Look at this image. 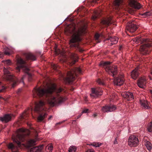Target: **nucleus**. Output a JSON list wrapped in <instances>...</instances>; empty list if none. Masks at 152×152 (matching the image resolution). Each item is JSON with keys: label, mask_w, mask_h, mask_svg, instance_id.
Instances as JSON below:
<instances>
[{"label": "nucleus", "mask_w": 152, "mask_h": 152, "mask_svg": "<svg viewBox=\"0 0 152 152\" xmlns=\"http://www.w3.org/2000/svg\"><path fill=\"white\" fill-rule=\"evenodd\" d=\"M102 143L98 142H94L91 144L90 145L93 146L95 147H99L101 145Z\"/></svg>", "instance_id": "nucleus-30"}, {"label": "nucleus", "mask_w": 152, "mask_h": 152, "mask_svg": "<svg viewBox=\"0 0 152 152\" xmlns=\"http://www.w3.org/2000/svg\"><path fill=\"white\" fill-rule=\"evenodd\" d=\"M122 96L124 98L127 99V100H130L134 99L133 94L131 92H125L122 93Z\"/></svg>", "instance_id": "nucleus-16"}, {"label": "nucleus", "mask_w": 152, "mask_h": 152, "mask_svg": "<svg viewBox=\"0 0 152 152\" xmlns=\"http://www.w3.org/2000/svg\"><path fill=\"white\" fill-rule=\"evenodd\" d=\"M133 41L137 43H139L140 41L142 43H144L141 46L140 50L141 53L143 55H146L149 53L150 50L149 48L151 46L150 43L147 41L146 39H142L137 37L132 39Z\"/></svg>", "instance_id": "nucleus-6"}, {"label": "nucleus", "mask_w": 152, "mask_h": 152, "mask_svg": "<svg viewBox=\"0 0 152 152\" xmlns=\"http://www.w3.org/2000/svg\"><path fill=\"white\" fill-rule=\"evenodd\" d=\"M116 107L114 105H106L102 107V110L104 112H111L115 110Z\"/></svg>", "instance_id": "nucleus-15"}, {"label": "nucleus", "mask_w": 152, "mask_h": 152, "mask_svg": "<svg viewBox=\"0 0 152 152\" xmlns=\"http://www.w3.org/2000/svg\"><path fill=\"white\" fill-rule=\"evenodd\" d=\"M141 107L143 109H148L150 108L149 102L147 100L142 99L140 100Z\"/></svg>", "instance_id": "nucleus-19"}, {"label": "nucleus", "mask_w": 152, "mask_h": 152, "mask_svg": "<svg viewBox=\"0 0 152 152\" xmlns=\"http://www.w3.org/2000/svg\"><path fill=\"white\" fill-rule=\"evenodd\" d=\"M25 129H20L17 131L18 134L16 136L13 135L12 138L14 142L16 143L18 146H15L12 143H10L7 145L9 149H11L12 152H18V148L21 145V142H23L26 140V135L25 133Z\"/></svg>", "instance_id": "nucleus-3"}, {"label": "nucleus", "mask_w": 152, "mask_h": 152, "mask_svg": "<svg viewBox=\"0 0 152 152\" xmlns=\"http://www.w3.org/2000/svg\"><path fill=\"white\" fill-rule=\"evenodd\" d=\"M99 37V35L98 34H96L95 36V38L96 39H98Z\"/></svg>", "instance_id": "nucleus-45"}, {"label": "nucleus", "mask_w": 152, "mask_h": 152, "mask_svg": "<svg viewBox=\"0 0 152 152\" xmlns=\"http://www.w3.org/2000/svg\"><path fill=\"white\" fill-rule=\"evenodd\" d=\"M12 53V52L11 50L8 49L5 50L4 51V54L7 55H10Z\"/></svg>", "instance_id": "nucleus-36"}, {"label": "nucleus", "mask_w": 152, "mask_h": 152, "mask_svg": "<svg viewBox=\"0 0 152 152\" xmlns=\"http://www.w3.org/2000/svg\"><path fill=\"white\" fill-rule=\"evenodd\" d=\"M147 130L149 132H152V121L148 124Z\"/></svg>", "instance_id": "nucleus-33"}, {"label": "nucleus", "mask_w": 152, "mask_h": 152, "mask_svg": "<svg viewBox=\"0 0 152 152\" xmlns=\"http://www.w3.org/2000/svg\"><path fill=\"white\" fill-rule=\"evenodd\" d=\"M28 110H30V108H29L28 109Z\"/></svg>", "instance_id": "nucleus-62"}, {"label": "nucleus", "mask_w": 152, "mask_h": 152, "mask_svg": "<svg viewBox=\"0 0 152 152\" xmlns=\"http://www.w3.org/2000/svg\"><path fill=\"white\" fill-rule=\"evenodd\" d=\"M3 61L5 64H7V65H10L11 64V61L9 59Z\"/></svg>", "instance_id": "nucleus-41"}, {"label": "nucleus", "mask_w": 152, "mask_h": 152, "mask_svg": "<svg viewBox=\"0 0 152 152\" xmlns=\"http://www.w3.org/2000/svg\"><path fill=\"white\" fill-rule=\"evenodd\" d=\"M1 98H2V97H1V96H0V99H1Z\"/></svg>", "instance_id": "nucleus-57"}, {"label": "nucleus", "mask_w": 152, "mask_h": 152, "mask_svg": "<svg viewBox=\"0 0 152 152\" xmlns=\"http://www.w3.org/2000/svg\"><path fill=\"white\" fill-rule=\"evenodd\" d=\"M56 53L57 54H61L63 55L64 53V52H62L59 49H56L55 50Z\"/></svg>", "instance_id": "nucleus-35"}, {"label": "nucleus", "mask_w": 152, "mask_h": 152, "mask_svg": "<svg viewBox=\"0 0 152 152\" xmlns=\"http://www.w3.org/2000/svg\"><path fill=\"white\" fill-rule=\"evenodd\" d=\"M81 73L82 71L80 68H75L67 72L66 78H65L64 75L61 74V78H60V80H63L66 83H70L75 79L76 77L78 74Z\"/></svg>", "instance_id": "nucleus-5"}, {"label": "nucleus", "mask_w": 152, "mask_h": 152, "mask_svg": "<svg viewBox=\"0 0 152 152\" xmlns=\"http://www.w3.org/2000/svg\"><path fill=\"white\" fill-rule=\"evenodd\" d=\"M111 19L110 18H108L103 20L101 22V24L105 26H109L111 23Z\"/></svg>", "instance_id": "nucleus-23"}, {"label": "nucleus", "mask_w": 152, "mask_h": 152, "mask_svg": "<svg viewBox=\"0 0 152 152\" xmlns=\"http://www.w3.org/2000/svg\"><path fill=\"white\" fill-rule=\"evenodd\" d=\"M47 115L46 113H42L39 115V122L43 120L46 117Z\"/></svg>", "instance_id": "nucleus-27"}, {"label": "nucleus", "mask_w": 152, "mask_h": 152, "mask_svg": "<svg viewBox=\"0 0 152 152\" xmlns=\"http://www.w3.org/2000/svg\"><path fill=\"white\" fill-rule=\"evenodd\" d=\"M12 118L11 115L10 114L5 115L3 117H0V120L2 122L7 123L10 121Z\"/></svg>", "instance_id": "nucleus-18"}, {"label": "nucleus", "mask_w": 152, "mask_h": 152, "mask_svg": "<svg viewBox=\"0 0 152 152\" xmlns=\"http://www.w3.org/2000/svg\"><path fill=\"white\" fill-rule=\"evenodd\" d=\"M114 83L115 85L120 86L123 84L124 82V75H122L115 78L114 81Z\"/></svg>", "instance_id": "nucleus-13"}, {"label": "nucleus", "mask_w": 152, "mask_h": 152, "mask_svg": "<svg viewBox=\"0 0 152 152\" xmlns=\"http://www.w3.org/2000/svg\"><path fill=\"white\" fill-rule=\"evenodd\" d=\"M6 89V88L4 86L2 87V88L0 89V92H3Z\"/></svg>", "instance_id": "nucleus-46"}, {"label": "nucleus", "mask_w": 152, "mask_h": 152, "mask_svg": "<svg viewBox=\"0 0 152 152\" xmlns=\"http://www.w3.org/2000/svg\"><path fill=\"white\" fill-rule=\"evenodd\" d=\"M110 62L109 61H101L99 65L104 68L109 74L114 77L117 73V66L115 65L110 66Z\"/></svg>", "instance_id": "nucleus-7"}, {"label": "nucleus", "mask_w": 152, "mask_h": 152, "mask_svg": "<svg viewBox=\"0 0 152 152\" xmlns=\"http://www.w3.org/2000/svg\"><path fill=\"white\" fill-rule=\"evenodd\" d=\"M4 57V54L0 52V58H2Z\"/></svg>", "instance_id": "nucleus-49"}, {"label": "nucleus", "mask_w": 152, "mask_h": 152, "mask_svg": "<svg viewBox=\"0 0 152 152\" xmlns=\"http://www.w3.org/2000/svg\"><path fill=\"white\" fill-rule=\"evenodd\" d=\"M145 144L146 146V147L147 149L150 151L152 148V147L151 145V143L150 142L148 141H146L145 143Z\"/></svg>", "instance_id": "nucleus-28"}, {"label": "nucleus", "mask_w": 152, "mask_h": 152, "mask_svg": "<svg viewBox=\"0 0 152 152\" xmlns=\"http://www.w3.org/2000/svg\"><path fill=\"white\" fill-rule=\"evenodd\" d=\"M151 74L152 75V69L151 70Z\"/></svg>", "instance_id": "nucleus-56"}, {"label": "nucleus", "mask_w": 152, "mask_h": 152, "mask_svg": "<svg viewBox=\"0 0 152 152\" xmlns=\"http://www.w3.org/2000/svg\"><path fill=\"white\" fill-rule=\"evenodd\" d=\"M22 91V89L21 88H19L17 92V93L18 94H19Z\"/></svg>", "instance_id": "nucleus-47"}, {"label": "nucleus", "mask_w": 152, "mask_h": 152, "mask_svg": "<svg viewBox=\"0 0 152 152\" xmlns=\"http://www.w3.org/2000/svg\"><path fill=\"white\" fill-rule=\"evenodd\" d=\"M62 91L61 88H57L56 85L53 84L45 89L40 90L39 87V96H45L47 97L53 92H55L56 95L55 96H51L48 100V103L51 106H54L56 104L61 103L64 100V99L59 94V93Z\"/></svg>", "instance_id": "nucleus-2"}, {"label": "nucleus", "mask_w": 152, "mask_h": 152, "mask_svg": "<svg viewBox=\"0 0 152 152\" xmlns=\"http://www.w3.org/2000/svg\"><path fill=\"white\" fill-rule=\"evenodd\" d=\"M86 152H95L94 150H88Z\"/></svg>", "instance_id": "nucleus-51"}, {"label": "nucleus", "mask_w": 152, "mask_h": 152, "mask_svg": "<svg viewBox=\"0 0 152 152\" xmlns=\"http://www.w3.org/2000/svg\"><path fill=\"white\" fill-rule=\"evenodd\" d=\"M109 41L108 44L110 45L116 44L118 41V38L116 37H110L107 39Z\"/></svg>", "instance_id": "nucleus-17"}, {"label": "nucleus", "mask_w": 152, "mask_h": 152, "mask_svg": "<svg viewBox=\"0 0 152 152\" xmlns=\"http://www.w3.org/2000/svg\"><path fill=\"white\" fill-rule=\"evenodd\" d=\"M38 95V87L37 86L34 88L33 90V96L34 98H37Z\"/></svg>", "instance_id": "nucleus-25"}, {"label": "nucleus", "mask_w": 152, "mask_h": 152, "mask_svg": "<svg viewBox=\"0 0 152 152\" xmlns=\"http://www.w3.org/2000/svg\"><path fill=\"white\" fill-rule=\"evenodd\" d=\"M81 115H79V116H78V117L77 118H78L79 117H80V116H81Z\"/></svg>", "instance_id": "nucleus-54"}, {"label": "nucleus", "mask_w": 152, "mask_h": 152, "mask_svg": "<svg viewBox=\"0 0 152 152\" xmlns=\"http://www.w3.org/2000/svg\"><path fill=\"white\" fill-rule=\"evenodd\" d=\"M18 66L16 67V69L19 71L20 69H22L23 71L26 73V74L23 75L20 80V83H22L23 85L24 84V79L26 76L28 77V81H30L32 80V75L30 73H28L29 71V69L28 67V65L21 58L18 59L17 61Z\"/></svg>", "instance_id": "nucleus-4"}, {"label": "nucleus", "mask_w": 152, "mask_h": 152, "mask_svg": "<svg viewBox=\"0 0 152 152\" xmlns=\"http://www.w3.org/2000/svg\"><path fill=\"white\" fill-rule=\"evenodd\" d=\"M147 83V79L145 76L140 78L137 80V84L138 86L141 88H145Z\"/></svg>", "instance_id": "nucleus-12"}, {"label": "nucleus", "mask_w": 152, "mask_h": 152, "mask_svg": "<svg viewBox=\"0 0 152 152\" xmlns=\"http://www.w3.org/2000/svg\"><path fill=\"white\" fill-rule=\"evenodd\" d=\"M37 141L36 139H31L29 140L27 142V145L28 147H30L36 145Z\"/></svg>", "instance_id": "nucleus-22"}, {"label": "nucleus", "mask_w": 152, "mask_h": 152, "mask_svg": "<svg viewBox=\"0 0 152 152\" xmlns=\"http://www.w3.org/2000/svg\"><path fill=\"white\" fill-rule=\"evenodd\" d=\"M30 152H38V147L36 146L31 148Z\"/></svg>", "instance_id": "nucleus-38"}, {"label": "nucleus", "mask_w": 152, "mask_h": 152, "mask_svg": "<svg viewBox=\"0 0 152 152\" xmlns=\"http://www.w3.org/2000/svg\"><path fill=\"white\" fill-rule=\"evenodd\" d=\"M92 93L90 94L91 97L96 98L102 94V91L99 88H91Z\"/></svg>", "instance_id": "nucleus-11"}, {"label": "nucleus", "mask_w": 152, "mask_h": 152, "mask_svg": "<svg viewBox=\"0 0 152 152\" xmlns=\"http://www.w3.org/2000/svg\"><path fill=\"white\" fill-rule=\"evenodd\" d=\"M31 114H32V115H33V113H31Z\"/></svg>", "instance_id": "nucleus-59"}, {"label": "nucleus", "mask_w": 152, "mask_h": 152, "mask_svg": "<svg viewBox=\"0 0 152 152\" xmlns=\"http://www.w3.org/2000/svg\"><path fill=\"white\" fill-rule=\"evenodd\" d=\"M52 117V116H50L49 117V119H50Z\"/></svg>", "instance_id": "nucleus-53"}, {"label": "nucleus", "mask_w": 152, "mask_h": 152, "mask_svg": "<svg viewBox=\"0 0 152 152\" xmlns=\"http://www.w3.org/2000/svg\"><path fill=\"white\" fill-rule=\"evenodd\" d=\"M4 73L6 75V77L7 80L13 82L12 84V87H14L16 85V84L18 82V80L16 77L11 75L10 72L4 68L3 69Z\"/></svg>", "instance_id": "nucleus-8"}, {"label": "nucleus", "mask_w": 152, "mask_h": 152, "mask_svg": "<svg viewBox=\"0 0 152 152\" xmlns=\"http://www.w3.org/2000/svg\"><path fill=\"white\" fill-rule=\"evenodd\" d=\"M44 145L42 144L41 145L39 146V152H44Z\"/></svg>", "instance_id": "nucleus-39"}, {"label": "nucleus", "mask_w": 152, "mask_h": 152, "mask_svg": "<svg viewBox=\"0 0 152 152\" xmlns=\"http://www.w3.org/2000/svg\"><path fill=\"white\" fill-rule=\"evenodd\" d=\"M29 134H27V135H28Z\"/></svg>", "instance_id": "nucleus-61"}, {"label": "nucleus", "mask_w": 152, "mask_h": 152, "mask_svg": "<svg viewBox=\"0 0 152 152\" xmlns=\"http://www.w3.org/2000/svg\"><path fill=\"white\" fill-rule=\"evenodd\" d=\"M30 112L28 111H25L21 115V117L22 118H24L26 116H27L28 113Z\"/></svg>", "instance_id": "nucleus-34"}, {"label": "nucleus", "mask_w": 152, "mask_h": 152, "mask_svg": "<svg viewBox=\"0 0 152 152\" xmlns=\"http://www.w3.org/2000/svg\"><path fill=\"white\" fill-rule=\"evenodd\" d=\"M121 48H122V46H120L119 49H121Z\"/></svg>", "instance_id": "nucleus-55"}, {"label": "nucleus", "mask_w": 152, "mask_h": 152, "mask_svg": "<svg viewBox=\"0 0 152 152\" xmlns=\"http://www.w3.org/2000/svg\"><path fill=\"white\" fill-rule=\"evenodd\" d=\"M25 56L27 60H35V57L32 53H27L25 54Z\"/></svg>", "instance_id": "nucleus-24"}, {"label": "nucleus", "mask_w": 152, "mask_h": 152, "mask_svg": "<svg viewBox=\"0 0 152 152\" xmlns=\"http://www.w3.org/2000/svg\"><path fill=\"white\" fill-rule=\"evenodd\" d=\"M88 109H84L82 111V113H87L88 112Z\"/></svg>", "instance_id": "nucleus-48"}, {"label": "nucleus", "mask_w": 152, "mask_h": 152, "mask_svg": "<svg viewBox=\"0 0 152 152\" xmlns=\"http://www.w3.org/2000/svg\"><path fill=\"white\" fill-rule=\"evenodd\" d=\"M76 149V148L74 146H70L69 148V152H75Z\"/></svg>", "instance_id": "nucleus-31"}, {"label": "nucleus", "mask_w": 152, "mask_h": 152, "mask_svg": "<svg viewBox=\"0 0 152 152\" xmlns=\"http://www.w3.org/2000/svg\"><path fill=\"white\" fill-rule=\"evenodd\" d=\"M129 4L131 7L135 9H140L141 7L140 4L137 2V0H129Z\"/></svg>", "instance_id": "nucleus-14"}, {"label": "nucleus", "mask_w": 152, "mask_h": 152, "mask_svg": "<svg viewBox=\"0 0 152 152\" xmlns=\"http://www.w3.org/2000/svg\"><path fill=\"white\" fill-rule=\"evenodd\" d=\"M138 69V67H137L131 72V76L134 79H136L139 75Z\"/></svg>", "instance_id": "nucleus-20"}, {"label": "nucleus", "mask_w": 152, "mask_h": 152, "mask_svg": "<svg viewBox=\"0 0 152 152\" xmlns=\"http://www.w3.org/2000/svg\"><path fill=\"white\" fill-rule=\"evenodd\" d=\"M137 26L136 25L134 20L129 21L127 23L126 29L127 31L131 33L134 32L137 28Z\"/></svg>", "instance_id": "nucleus-10"}, {"label": "nucleus", "mask_w": 152, "mask_h": 152, "mask_svg": "<svg viewBox=\"0 0 152 152\" xmlns=\"http://www.w3.org/2000/svg\"><path fill=\"white\" fill-rule=\"evenodd\" d=\"M37 120H38V117H37Z\"/></svg>", "instance_id": "nucleus-60"}, {"label": "nucleus", "mask_w": 152, "mask_h": 152, "mask_svg": "<svg viewBox=\"0 0 152 152\" xmlns=\"http://www.w3.org/2000/svg\"><path fill=\"white\" fill-rule=\"evenodd\" d=\"M152 15V13L150 12H146L144 13L142 15L146 16H150Z\"/></svg>", "instance_id": "nucleus-42"}, {"label": "nucleus", "mask_w": 152, "mask_h": 152, "mask_svg": "<svg viewBox=\"0 0 152 152\" xmlns=\"http://www.w3.org/2000/svg\"><path fill=\"white\" fill-rule=\"evenodd\" d=\"M70 57L72 60V64H74L78 60V56L76 54L74 53L70 54Z\"/></svg>", "instance_id": "nucleus-21"}, {"label": "nucleus", "mask_w": 152, "mask_h": 152, "mask_svg": "<svg viewBox=\"0 0 152 152\" xmlns=\"http://www.w3.org/2000/svg\"><path fill=\"white\" fill-rule=\"evenodd\" d=\"M93 115H94V117H95L96 116V114H94Z\"/></svg>", "instance_id": "nucleus-52"}, {"label": "nucleus", "mask_w": 152, "mask_h": 152, "mask_svg": "<svg viewBox=\"0 0 152 152\" xmlns=\"http://www.w3.org/2000/svg\"><path fill=\"white\" fill-rule=\"evenodd\" d=\"M34 111L37 114L38 113V104L37 102L35 103V106Z\"/></svg>", "instance_id": "nucleus-37"}, {"label": "nucleus", "mask_w": 152, "mask_h": 152, "mask_svg": "<svg viewBox=\"0 0 152 152\" xmlns=\"http://www.w3.org/2000/svg\"><path fill=\"white\" fill-rule=\"evenodd\" d=\"M94 15L92 17V19L94 20L97 18L100 15V12L98 11H95L94 12Z\"/></svg>", "instance_id": "nucleus-29"}, {"label": "nucleus", "mask_w": 152, "mask_h": 152, "mask_svg": "<svg viewBox=\"0 0 152 152\" xmlns=\"http://www.w3.org/2000/svg\"><path fill=\"white\" fill-rule=\"evenodd\" d=\"M31 112L32 111V108H31Z\"/></svg>", "instance_id": "nucleus-58"}, {"label": "nucleus", "mask_w": 152, "mask_h": 152, "mask_svg": "<svg viewBox=\"0 0 152 152\" xmlns=\"http://www.w3.org/2000/svg\"><path fill=\"white\" fill-rule=\"evenodd\" d=\"M86 29V26H81L78 29H76L75 25L72 24L68 26L65 29V32L67 34H73L72 39L70 42L71 47H74L80 52H82L83 50L81 48L78 43H75L80 41L81 40V37L83 34L85 33Z\"/></svg>", "instance_id": "nucleus-1"}, {"label": "nucleus", "mask_w": 152, "mask_h": 152, "mask_svg": "<svg viewBox=\"0 0 152 152\" xmlns=\"http://www.w3.org/2000/svg\"><path fill=\"white\" fill-rule=\"evenodd\" d=\"M122 1L123 0H115L114 2V5L116 7H118L122 2Z\"/></svg>", "instance_id": "nucleus-32"}, {"label": "nucleus", "mask_w": 152, "mask_h": 152, "mask_svg": "<svg viewBox=\"0 0 152 152\" xmlns=\"http://www.w3.org/2000/svg\"><path fill=\"white\" fill-rule=\"evenodd\" d=\"M53 147L52 144L48 145L46 147V151L47 152H52Z\"/></svg>", "instance_id": "nucleus-26"}, {"label": "nucleus", "mask_w": 152, "mask_h": 152, "mask_svg": "<svg viewBox=\"0 0 152 152\" xmlns=\"http://www.w3.org/2000/svg\"><path fill=\"white\" fill-rule=\"evenodd\" d=\"M51 66L53 69L55 70L57 69L58 67V66L57 65L55 64H52Z\"/></svg>", "instance_id": "nucleus-43"}, {"label": "nucleus", "mask_w": 152, "mask_h": 152, "mask_svg": "<svg viewBox=\"0 0 152 152\" xmlns=\"http://www.w3.org/2000/svg\"><path fill=\"white\" fill-rule=\"evenodd\" d=\"M139 142V140L136 136L132 135L128 139V144L131 147H136L138 145Z\"/></svg>", "instance_id": "nucleus-9"}, {"label": "nucleus", "mask_w": 152, "mask_h": 152, "mask_svg": "<svg viewBox=\"0 0 152 152\" xmlns=\"http://www.w3.org/2000/svg\"><path fill=\"white\" fill-rule=\"evenodd\" d=\"M38 104H39V106H42L44 104V103L42 101H40L39 102Z\"/></svg>", "instance_id": "nucleus-44"}, {"label": "nucleus", "mask_w": 152, "mask_h": 152, "mask_svg": "<svg viewBox=\"0 0 152 152\" xmlns=\"http://www.w3.org/2000/svg\"><path fill=\"white\" fill-rule=\"evenodd\" d=\"M97 82L100 85H104L105 84L104 81L100 79H99L97 80Z\"/></svg>", "instance_id": "nucleus-40"}, {"label": "nucleus", "mask_w": 152, "mask_h": 152, "mask_svg": "<svg viewBox=\"0 0 152 152\" xmlns=\"http://www.w3.org/2000/svg\"><path fill=\"white\" fill-rule=\"evenodd\" d=\"M113 143L114 144H118V141L116 138L115 139V140L114 141Z\"/></svg>", "instance_id": "nucleus-50"}]
</instances>
